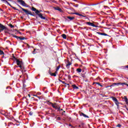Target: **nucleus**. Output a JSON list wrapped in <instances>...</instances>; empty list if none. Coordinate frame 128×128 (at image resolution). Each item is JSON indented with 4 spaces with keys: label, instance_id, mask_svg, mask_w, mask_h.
<instances>
[{
    "label": "nucleus",
    "instance_id": "0e129e2a",
    "mask_svg": "<svg viewBox=\"0 0 128 128\" xmlns=\"http://www.w3.org/2000/svg\"><path fill=\"white\" fill-rule=\"evenodd\" d=\"M126 78L127 80H128V78Z\"/></svg>",
    "mask_w": 128,
    "mask_h": 128
},
{
    "label": "nucleus",
    "instance_id": "f3484780",
    "mask_svg": "<svg viewBox=\"0 0 128 128\" xmlns=\"http://www.w3.org/2000/svg\"><path fill=\"white\" fill-rule=\"evenodd\" d=\"M124 102H126V104L128 103V98L126 96H124Z\"/></svg>",
    "mask_w": 128,
    "mask_h": 128
},
{
    "label": "nucleus",
    "instance_id": "864d4df0",
    "mask_svg": "<svg viewBox=\"0 0 128 128\" xmlns=\"http://www.w3.org/2000/svg\"><path fill=\"white\" fill-rule=\"evenodd\" d=\"M69 126H72L71 125V124H69Z\"/></svg>",
    "mask_w": 128,
    "mask_h": 128
},
{
    "label": "nucleus",
    "instance_id": "a18cd8bd",
    "mask_svg": "<svg viewBox=\"0 0 128 128\" xmlns=\"http://www.w3.org/2000/svg\"><path fill=\"white\" fill-rule=\"evenodd\" d=\"M33 96H38V95H36V94H34V95H33Z\"/></svg>",
    "mask_w": 128,
    "mask_h": 128
},
{
    "label": "nucleus",
    "instance_id": "ddd939ff",
    "mask_svg": "<svg viewBox=\"0 0 128 128\" xmlns=\"http://www.w3.org/2000/svg\"><path fill=\"white\" fill-rule=\"evenodd\" d=\"M72 62L70 61H68V64H66V67L67 68H70V66H71Z\"/></svg>",
    "mask_w": 128,
    "mask_h": 128
},
{
    "label": "nucleus",
    "instance_id": "20e7f679",
    "mask_svg": "<svg viewBox=\"0 0 128 128\" xmlns=\"http://www.w3.org/2000/svg\"><path fill=\"white\" fill-rule=\"evenodd\" d=\"M111 98H112L113 102L115 103V104L117 106L118 108L120 106V102H118V99L116 98V97L112 96L111 97Z\"/></svg>",
    "mask_w": 128,
    "mask_h": 128
},
{
    "label": "nucleus",
    "instance_id": "09e8293b",
    "mask_svg": "<svg viewBox=\"0 0 128 128\" xmlns=\"http://www.w3.org/2000/svg\"><path fill=\"white\" fill-rule=\"evenodd\" d=\"M68 78H70V75L68 76Z\"/></svg>",
    "mask_w": 128,
    "mask_h": 128
},
{
    "label": "nucleus",
    "instance_id": "c9c22d12",
    "mask_svg": "<svg viewBox=\"0 0 128 128\" xmlns=\"http://www.w3.org/2000/svg\"><path fill=\"white\" fill-rule=\"evenodd\" d=\"M2 0V2H6H6H8V0Z\"/></svg>",
    "mask_w": 128,
    "mask_h": 128
},
{
    "label": "nucleus",
    "instance_id": "423d86ee",
    "mask_svg": "<svg viewBox=\"0 0 128 128\" xmlns=\"http://www.w3.org/2000/svg\"><path fill=\"white\" fill-rule=\"evenodd\" d=\"M50 104H52V108H55V110H58V112H60V107H58V106H54V104H54L53 103H52L51 102H50Z\"/></svg>",
    "mask_w": 128,
    "mask_h": 128
},
{
    "label": "nucleus",
    "instance_id": "37998d69",
    "mask_svg": "<svg viewBox=\"0 0 128 128\" xmlns=\"http://www.w3.org/2000/svg\"><path fill=\"white\" fill-rule=\"evenodd\" d=\"M64 112H66V111H64L62 112V114H64Z\"/></svg>",
    "mask_w": 128,
    "mask_h": 128
},
{
    "label": "nucleus",
    "instance_id": "4468645a",
    "mask_svg": "<svg viewBox=\"0 0 128 128\" xmlns=\"http://www.w3.org/2000/svg\"><path fill=\"white\" fill-rule=\"evenodd\" d=\"M74 14H76V16H82L83 18H86V16H84V15L80 14L79 13H78V12H75Z\"/></svg>",
    "mask_w": 128,
    "mask_h": 128
},
{
    "label": "nucleus",
    "instance_id": "393cba45",
    "mask_svg": "<svg viewBox=\"0 0 128 128\" xmlns=\"http://www.w3.org/2000/svg\"><path fill=\"white\" fill-rule=\"evenodd\" d=\"M67 10H72V12H74V9L72 8H68Z\"/></svg>",
    "mask_w": 128,
    "mask_h": 128
},
{
    "label": "nucleus",
    "instance_id": "b1692460",
    "mask_svg": "<svg viewBox=\"0 0 128 128\" xmlns=\"http://www.w3.org/2000/svg\"><path fill=\"white\" fill-rule=\"evenodd\" d=\"M0 54L2 55V54H4V51L2 50H0Z\"/></svg>",
    "mask_w": 128,
    "mask_h": 128
},
{
    "label": "nucleus",
    "instance_id": "49530a36",
    "mask_svg": "<svg viewBox=\"0 0 128 128\" xmlns=\"http://www.w3.org/2000/svg\"><path fill=\"white\" fill-rule=\"evenodd\" d=\"M66 86H70V84H66Z\"/></svg>",
    "mask_w": 128,
    "mask_h": 128
},
{
    "label": "nucleus",
    "instance_id": "338daca9",
    "mask_svg": "<svg viewBox=\"0 0 128 128\" xmlns=\"http://www.w3.org/2000/svg\"><path fill=\"white\" fill-rule=\"evenodd\" d=\"M9 2L10 1V0H8Z\"/></svg>",
    "mask_w": 128,
    "mask_h": 128
},
{
    "label": "nucleus",
    "instance_id": "6e6d98bb",
    "mask_svg": "<svg viewBox=\"0 0 128 128\" xmlns=\"http://www.w3.org/2000/svg\"><path fill=\"white\" fill-rule=\"evenodd\" d=\"M74 2H77V0H73Z\"/></svg>",
    "mask_w": 128,
    "mask_h": 128
},
{
    "label": "nucleus",
    "instance_id": "72a5a7b5",
    "mask_svg": "<svg viewBox=\"0 0 128 128\" xmlns=\"http://www.w3.org/2000/svg\"><path fill=\"white\" fill-rule=\"evenodd\" d=\"M116 86V83H112V84L110 86Z\"/></svg>",
    "mask_w": 128,
    "mask_h": 128
},
{
    "label": "nucleus",
    "instance_id": "8fccbe9b",
    "mask_svg": "<svg viewBox=\"0 0 128 128\" xmlns=\"http://www.w3.org/2000/svg\"><path fill=\"white\" fill-rule=\"evenodd\" d=\"M28 96L29 98H30V94H28Z\"/></svg>",
    "mask_w": 128,
    "mask_h": 128
},
{
    "label": "nucleus",
    "instance_id": "69168bd1",
    "mask_svg": "<svg viewBox=\"0 0 128 128\" xmlns=\"http://www.w3.org/2000/svg\"><path fill=\"white\" fill-rule=\"evenodd\" d=\"M88 8V7L85 8Z\"/></svg>",
    "mask_w": 128,
    "mask_h": 128
},
{
    "label": "nucleus",
    "instance_id": "a211bd4d",
    "mask_svg": "<svg viewBox=\"0 0 128 128\" xmlns=\"http://www.w3.org/2000/svg\"><path fill=\"white\" fill-rule=\"evenodd\" d=\"M12 60H14V62H16V60H18V58H16V56H14V54H12Z\"/></svg>",
    "mask_w": 128,
    "mask_h": 128
},
{
    "label": "nucleus",
    "instance_id": "0eeeda50",
    "mask_svg": "<svg viewBox=\"0 0 128 128\" xmlns=\"http://www.w3.org/2000/svg\"><path fill=\"white\" fill-rule=\"evenodd\" d=\"M18 2H20V4L23 6H26L28 8V4H26V2H24V1L23 0H18Z\"/></svg>",
    "mask_w": 128,
    "mask_h": 128
},
{
    "label": "nucleus",
    "instance_id": "cd10ccee",
    "mask_svg": "<svg viewBox=\"0 0 128 128\" xmlns=\"http://www.w3.org/2000/svg\"><path fill=\"white\" fill-rule=\"evenodd\" d=\"M60 66H58L57 68H56V72H58V70H60Z\"/></svg>",
    "mask_w": 128,
    "mask_h": 128
},
{
    "label": "nucleus",
    "instance_id": "6e6552de",
    "mask_svg": "<svg viewBox=\"0 0 128 128\" xmlns=\"http://www.w3.org/2000/svg\"><path fill=\"white\" fill-rule=\"evenodd\" d=\"M12 36L13 38H15L17 40H18L19 38L20 40H26V38L25 37L22 38L20 36H18L16 35H14V34H12Z\"/></svg>",
    "mask_w": 128,
    "mask_h": 128
},
{
    "label": "nucleus",
    "instance_id": "f704fd0d",
    "mask_svg": "<svg viewBox=\"0 0 128 128\" xmlns=\"http://www.w3.org/2000/svg\"><path fill=\"white\" fill-rule=\"evenodd\" d=\"M74 6H75V8H78V4H76L74 5Z\"/></svg>",
    "mask_w": 128,
    "mask_h": 128
},
{
    "label": "nucleus",
    "instance_id": "680f3d73",
    "mask_svg": "<svg viewBox=\"0 0 128 128\" xmlns=\"http://www.w3.org/2000/svg\"><path fill=\"white\" fill-rule=\"evenodd\" d=\"M32 98H34V97H32Z\"/></svg>",
    "mask_w": 128,
    "mask_h": 128
},
{
    "label": "nucleus",
    "instance_id": "a19ab883",
    "mask_svg": "<svg viewBox=\"0 0 128 128\" xmlns=\"http://www.w3.org/2000/svg\"><path fill=\"white\" fill-rule=\"evenodd\" d=\"M48 72H49V74H51L52 72H50V70H49V71H48Z\"/></svg>",
    "mask_w": 128,
    "mask_h": 128
},
{
    "label": "nucleus",
    "instance_id": "aec40b11",
    "mask_svg": "<svg viewBox=\"0 0 128 128\" xmlns=\"http://www.w3.org/2000/svg\"><path fill=\"white\" fill-rule=\"evenodd\" d=\"M116 86H124V83L122 82H118V83H116Z\"/></svg>",
    "mask_w": 128,
    "mask_h": 128
},
{
    "label": "nucleus",
    "instance_id": "4c0bfd02",
    "mask_svg": "<svg viewBox=\"0 0 128 128\" xmlns=\"http://www.w3.org/2000/svg\"><path fill=\"white\" fill-rule=\"evenodd\" d=\"M24 69H25V68H24V65L22 66V69H21V70H24Z\"/></svg>",
    "mask_w": 128,
    "mask_h": 128
},
{
    "label": "nucleus",
    "instance_id": "7ed1b4c3",
    "mask_svg": "<svg viewBox=\"0 0 128 128\" xmlns=\"http://www.w3.org/2000/svg\"><path fill=\"white\" fill-rule=\"evenodd\" d=\"M17 66H18L19 68L21 70H22V66H24V62L22 60H16V61Z\"/></svg>",
    "mask_w": 128,
    "mask_h": 128
},
{
    "label": "nucleus",
    "instance_id": "9d476101",
    "mask_svg": "<svg viewBox=\"0 0 128 128\" xmlns=\"http://www.w3.org/2000/svg\"><path fill=\"white\" fill-rule=\"evenodd\" d=\"M53 8H54V10H58V12H62V8H60L58 6L53 7Z\"/></svg>",
    "mask_w": 128,
    "mask_h": 128
},
{
    "label": "nucleus",
    "instance_id": "79ce46f5",
    "mask_svg": "<svg viewBox=\"0 0 128 128\" xmlns=\"http://www.w3.org/2000/svg\"><path fill=\"white\" fill-rule=\"evenodd\" d=\"M70 14H75L74 13H73V12H70V13H69Z\"/></svg>",
    "mask_w": 128,
    "mask_h": 128
},
{
    "label": "nucleus",
    "instance_id": "473e14b6",
    "mask_svg": "<svg viewBox=\"0 0 128 128\" xmlns=\"http://www.w3.org/2000/svg\"><path fill=\"white\" fill-rule=\"evenodd\" d=\"M16 30L17 32H18V34H21V35L22 34V33L20 31H18V30Z\"/></svg>",
    "mask_w": 128,
    "mask_h": 128
},
{
    "label": "nucleus",
    "instance_id": "bb28decb",
    "mask_svg": "<svg viewBox=\"0 0 128 128\" xmlns=\"http://www.w3.org/2000/svg\"><path fill=\"white\" fill-rule=\"evenodd\" d=\"M122 127V124H118V125L116 126V128H121Z\"/></svg>",
    "mask_w": 128,
    "mask_h": 128
},
{
    "label": "nucleus",
    "instance_id": "6ab92c4d",
    "mask_svg": "<svg viewBox=\"0 0 128 128\" xmlns=\"http://www.w3.org/2000/svg\"><path fill=\"white\" fill-rule=\"evenodd\" d=\"M67 18L70 20H74V17H70V16H67Z\"/></svg>",
    "mask_w": 128,
    "mask_h": 128
},
{
    "label": "nucleus",
    "instance_id": "2eb2a0df",
    "mask_svg": "<svg viewBox=\"0 0 128 128\" xmlns=\"http://www.w3.org/2000/svg\"><path fill=\"white\" fill-rule=\"evenodd\" d=\"M56 74H58V72L56 71L54 73H51L50 76H56Z\"/></svg>",
    "mask_w": 128,
    "mask_h": 128
},
{
    "label": "nucleus",
    "instance_id": "052dcab7",
    "mask_svg": "<svg viewBox=\"0 0 128 128\" xmlns=\"http://www.w3.org/2000/svg\"><path fill=\"white\" fill-rule=\"evenodd\" d=\"M48 14H50V12H47Z\"/></svg>",
    "mask_w": 128,
    "mask_h": 128
},
{
    "label": "nucleus",
    "instance_id": "c85d7f7f",
    "mask_svg": "<svg viewBox=\"0 0 128 128\" xmlns=\"http://www.w3.org/2000/svg\"><path fill=\"white\" fill-rule=\"evenodd\" d=\"M98 84V86H100V82H94L93 84Z\"/></svg>",
    "mask_w": 128,
    "mask_h": 128
},
{
    "label": "nucleus",
    "instance_id": "3c124183",
    "mask_svg": "<svg viewBox=\"0 0 128 128\" xmlns=\"http://www.w3.org/2000/svg\"><path fill=\"white\" fill-rule=\"evenodd\" d=\"M37 98H39L40 100V96H37Z\"/></svg>",
    "mask_w": 128,
    "mask_h": 128
},
{
    "label": "nucleus",
    "instance_id": "e433bc0d",
    "mask_svg": "<svg viewBox=\"0 0 128 128\" xmlns=\"http://www.w3.org/2000/svg\"><path fill=\"white\" fill-rule=\"evenodd\" d=\"M57 120H60V117L57 118Z\"/></svg>",
    "mask_w": 128,
    "mask_h": 128
},
{
    "label": "nucleus",
    "instance_id": "f03ea898",
    "mask_svg": "<svg viewBox=\"0 0 128 128\" xmlns=\"http://www.w3.org/2000/svg\"><path fill=\"white\" fill-rule=\"evenodd\" d=\"M17 6H18V8H21V10H23V12H24V13L26 14H27V16H28V14H30V16H34V14H32V12L22 8V6H20V4H17Z\"/></svg>",
    "mask_w": 128,
    "mask_h": 128
},
{
    "label": "nucleus",
    "instance_id": "bf43d9fd",
    "mask_svg": "<svg viewBox=\"0 0 128 128\" xmlns=\"http://www.w3.org/2000/svg\"><path fill=\"white\" fill-rule=\"evenodd\" d=\"M100 86H102V85H101V84H100Z\"/></svg>",
    "mask_w": 128,
    "mask_h": 128
},
{
    "label": "nucleus",
    "instance_id": "e2e57ef3",
    "mask_svg": "<svg viewBox=\"0 0 128 128\" xmlns=\"http://www.w3.org/2000/svg\"><path fill=\"white\" fill-rule=\"evenodd\" d=\"M84 72V70H82V72Z\"/></svg>",
    "mask_w": 128,
    "mask_h": 128
},
{
    "label": "nucleus",
    "instance_id": "1a4fd4ad",
    "mask_svg": "<svg viewBox=\"0 0 128 128\" xmlns=\"http://www.w3.org/2000/svg\"><path fill=\"white\" fill-rule=\"evenodd\" d=\"M86 24H88V26H90L94 28H98V26H96L94 24V23L90 22H86Z\"/></svg>",
    "mask_w": 128,
    "mask_h": 128
},
{
    "label": "nucleus",
    "instance_id": "5fc2aeb1",
    "mask_svg": "<svg viewBox=\"0 0 128 128\" xmlns=\"http://www.w3.org/2000/svg\"><path fill=\"white\" fill-rule=\"evenodd\" d=\"M60 110H62V109H60Z\"/></svg>",
    "mask_w": 128,
    "mask_h": 128
},
{
    "label": "nucleus",
    "instance_id": "39448f33",
    "mask_svg": "<svg viewBox=\"0 0 128 128\" xmlns=\"http://www.w3.org/2000/svg\"><path fill=\"white\" fill-rule=\"evenodd\" d=\"M3 30H8V28L4 26L2 24H0V32Z\"/></svg>",
    "mask_w": 128,
    "mask_h": 128
},
{
    "label": "nucleus",
    "instance_id": "4be33fe9",
    "mask_svg": "<svg viewBox=\"0 0 128 128\" xmlns=\"http://www.w3.org/2000/svg\"><path fill=\"white\" fill-rule=\"evenodd\" d=\"M62 38H64V40L66 39V34H62Z\"/></svg>",
    "mask_w": 128,
    "mask_h": 128
},
{
    "label": "nucleus",
    "instance_id": "4d7b16f0",
    "mask_svg": "<svg viewBox=\"0 0 128 128\" xmlns=\"http://www.w3.org/2000/svg\"><path fill=\"white\" fill-rule=\"evenodd\" d=\"M34 52H36V50H34L33 54H34Z\"/></svg>",
    "mask_w": 128,
    "mask_h": 128
},
{
    "label": "nucleus",
    "instance_id": "ea45409f",
    "mask_svg": "<svg viewBox=\"0 0 128 128\" xmlns=\"http://www.w3.org/2000/svg\"><path fill=\"white\" fill-rule=\"evenodd\" d=\"M26 72V70H22V74H24V72Z\"/></svg>",
    "mask_w": 128,
    "mask_h": 128
},
{
    "label": "nucleus",
    "instance_id": "a878e982",
    "mask_svg": "<svg viewBox=\"0 0 128 128\" xmlns=\"http://www.w3.org/2000/svg\"><path fill=\"white\" fill-rule=\"evenodd\" d=\"M6 4H8V6H10L12 8V6L10 4V2H8L6 1Z\"/></svg>",
    "mask_w": 128,
    "mask_h": 128
},
{
    "label": "nucleus",
    "instance_id": "f257e3e1",
    "mask_svg": "<svg viewBox=\"0 0 128 128\" xmlns=\"http://www.w3.org/2000/svg\"><path fill=\"white\" fill-rule=\"evenodd\" d=\"M32 10L33 12H35V13L38 16H39V18H42V20H46V17L42 16V14H40V12L38 10H36V8L34 7H32Z\"/></svg>",
    "mask_w": 128,
    "mask_h": 128
},
{
    "label": "nucleus",
    "instance_id": "774afa93",
    "mask_svg": "<svg viewBox=\"0 0 128 128\" xmlns=\"http://www.w3.org/2000/svg\"><path fill=\"white\" fill-rule=\"evenodd\" d=\"M36 100H37V99H36Z\"/></svg>",
    "mask_w": 128,
    "mask_h": 128
},
{
    "label": "nucleus",
    "instance_id": "58836bf2",
    "mask_svg": "<svg viewBox=\"0 0 128 128\" xmlns=\"http://www.w3.org/2000/svg\"><path fill=\"white\" fill-rule=\"evenodd\" d=\"M62 84H66V82L64 81H62Z\"/></svg>",
    "mask_w": 128,
    "mask_h": 128
},
{
    "label": "nucleus",
    "instance_id": "7c9ffc66",
    "mask_svg": "<svg viewBox=\"0 0 128 128\" xmlns=\"http://www.w3.org/2000/svg\"><path fill=\"white\" fill-rule=\"evenodd\" d=\"M9 26H10V28H14V26L12 24H10Z\"/></svg>",
    "mask_w": 128,
    "mask_h": 128
},
{
    "label": "nucleus",
    "instance_id": "c756f323",
    "mask_svg": "<svg viewBox=\"0 0 128 128\" xmlns=\"http://www.w3.org/2000/svg\"><path fill=\"white\" fill-rule=\"evenodd\" d=\"M81 76H82V78H86V75L84 74H81Z\"/></svg>",
    "mask_w": 128,
    "mask_h": 128
},
{
    "label": "nucleus",
    "instance_id": "dca6fc26",
    "mask_svg": "<svg viewBox=\"0 0 128 128\" xmlns=\"http://www.w3.org/2000/svg\"><path fill=\"white\" fill-rule=\"evenodd\" d=\"M72 87L74 90H78V87L76 84L72 85Z\"/></svg>",
    "mask_w": 128,
    "mask_h": 128
},
{
    "label": "nucleus",
    "instance_id": "c03bdc74",
    "mask_svg": "<svg viewBox=\"0 0 128 128\" xmlns=\"http://www.w3.org/2000/svg\"><path fill=\"white\" fill-rule=\"evenodd\" d=\"M38 94L39 96H40V94H42V93L40 92L38 93Z\"/></svg>",
    "mask_w": 128,
    "mask_h": 128
},
{
    "label": "nucleus",
    "instance_id": "9b49d317",
    "mask_svg": "<svg viewBox=\"0 0 128 128\" xmlns=\"http://www.w3.org/2000/svg\"><path fill=\"white\" fill-rule=\"evenodd\" d=\"M96 34H100V36H108V35L106 33L100 32H96Z\"/></svg>",
    "mask_w": 128,
    "mask_h": 128
},
{
    "label": "nucleus",
    "instance_id": "5701e85b",
    "mask_svg": "<svg viewBox=\"0 0 128 128\" xmlns=\"http://www.w3.org/2000/svg\"><path fill=\"white\" fill-rule=\"evenodd\" d=\"M12 8H13V10H18V12H20V10L18 9H16V7L12 6Z\"/></svg>",
    "mask_w": 128,
    "mask_h": 128
},
{
    "label": "nucleus",
    "instance_id": "603ef678",
    "mask_svg": "<svg viewBox=\"0 0 128 128\" xmlns=\"http://www.w3.org/2000/svg\"><path fill=\"white\" fill-rule=\"evenodd\" d=\"M0 10L1 12H3V10H2V8H0Z\"/></svg>",
    "mask_w": 128,
    "mask_h": 128
},
{
    "label": "nucleus",
    "instance_id": "2f4dec72",
    "mask_svg": "<svg viewBox=\"0 0 128 128\" xmlns=\"http://www.w3.org/2000/svg\"><path fill=\"white\" fill-rule=\"evenodd\" d=\"M33 114H34V112H29L30 116H32Z\"/></svg>",
    "mask_w": 128,
    "mask_h": 128
},
{
    "label": "nucleus",
    "instance_id": "412c9836",
    "mask_svg": "<svg viewBox=\"0 0 128 128\" xmlns=\"http://www.w3.org/2000/svg\"><path fill=\"white\" fill-rule=\"evenodd\" d=\"M76 72H78V73L82 72V68H77V69L76 70Z\"/></svg>",
    "mask_w": 128,
    "mask_h": 128
},
{
    "label": "nucleus",
    "instance_id": "13d9d810",
    "mask_svg": "<svg viewBox=\"0 0 128 128\" xmlns=\"http://www.w3.org/2000/svg\"><path fill=\"white\" fill-rule=\"evenodd\" d=\"M24 88H26V86L24 85Z\"/></svg>",
    "mask_w": 128,
    "mask_h": 128
},
{
    "label": "nucleus",
    "instance_id": "de8ad7c7",
    "mask_svg": "<svg viewBox=\"0 0 128 128\" xmlns=\"http://www.w3.org/2000/svg\"><path fill=\"white\" fill-rule=\"evenodd\" d=\"M59 82H62V80H58Z\"/></svg>",
    "mask_w": 128,
    "mask_h": 128
},
{
    "label": "nucleus",
    "instance_id": "f8f14e48",
    "mask_svg": "<svg viewBox=\"0 0 128 128\" xmlns=\"http://www.w3.org/2000/svg\"><path fill=\"white\" fill-rule=\"evenodd\" d=\"M80 116H84V118H88V116H86V114L82 113V112H81L80 113Z\"/></svg>",
    "mask_w": 128,
    "mask_h": 128
}]
</instances>
